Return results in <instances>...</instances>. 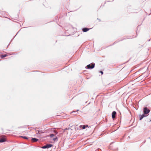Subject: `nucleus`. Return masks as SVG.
<instances>
[{
  "mask_svg": "<svg viewBox=\"0 0 151 151\" xmlns=\"http://www.w3.org/2000/svg\"><path fill=\"white\" fill-rule=\"evenodd\" d=\"M150 110L148 109L147 107H145L143 109L144 114L145 115H147L150 112Z\"/></svg>",
  "mask_w": 151,
  "mask_h": 151,
  "instance_id": "obj_1",
  "label": "nucleus"
},
{
  "mask_svg": "<svg viewBox=\"0 0 151 151\" xmlns=\"http://www.w3.org/2000/svg\"><path fill=\"white\" fill-rule=\"evenodd\" d=\"M95 66V64L94 63H92L91 64L88 65L87 66V68L89 69L93 68Z\"/></svg>",
  "mask_w": 151,
  "mask_h": 151,
  "instance_id": "obj_2",
  "label": "nucleus"
},
{
  "mask_svg": "<svg viewBox=\"0 0 151 151\" xmlns=\"http://www.w3.org/2000/svg\"><path fill=\"white\" fill-rule=\"evenodd\" d=\"M6 141V138L4 137H1L0 138V142H3Z\"/></svg>",
  "mask_w": 151,
  "mask_h": 151,
  "instance_id": "obj_3",
  "label": "nucleus"
},
{
  "mask_svg": "<svg viewBox=\"0 0 151 151\" xmlns=\"http://www.w3.org/2000/svg\"><path fill=\"white\" fill-rule=\"evenodd\" d=\"M116 114V112L115 111H114L112 114V117L113 119H114L115 117V115Z\"/></svg>",
  "mask_w": 151,
  "mask_h": 151,
  "instance_id": "obj_4",
  "label": "nucleus"
},
{
  "mask_svg": "<svg viewBox=\"0 0 151 151\" xmlns=\"http://www.w3.org/2000/svg\"><path fill=\"white\" fill-rule=\"evenodd\" d=\"M144 114L142 115H139V120H141L142 119H143L145 116H146L147 115H145Z\"/></svg>",
  "mask_w": 151,
  "mask_h": 151,
  "instance_id": "obj_5",
  "label": "nucleus"
},
{
  "mask_svg": "<svg viewBox=\"0 0 151 151\" xmlns=\"http://www.w3.org/2000/svg\"><path fill=\"white\" fill-rule=\"evenodd\" d=\"M89 30L88 28H85L83 29L82 30L83 32H86Z\"/></svg>",
  "mask_w": 151,
  "mask_h": 151,
  "instance_id": "obj_6",
  "label": "nucleus"
},
{
  "mask_svg": "<svg viewBox=\"0 0 151 151\" xmlns=\"http://www.w3.org/2000/svg\"><path fill=\"white\" fill-rule=\"evenodd\" d=\"M32 140L33 142H36L38 140V139L35 138H33L32 139Z\"/></svg>",
  "mask_w": 151,
  "mask_h": 151,
  "instance_id": "obj_7",
  "label": "nucleus"
},
{
  "mask_svg": "<svg viewBox=\"0 0 151 151\" xmlns=\"http://www.w3.org/2000/svg\"><path fill=\"white\" fill-rule=\"evenodd\" d=\"M7 56V55H6V54H4V55H1V58H3L4 57H6Z\"/></svg>",
  "mask_w": 151,
  "mask_h": 151,
  "instance_id": "obj_8",
  "label": "nucleus"
},
{
  "mask_svg": "<svg viewBox=\"0 0 151 151\" xmlns=\"http://www.w3.org/2000/svg\"><path fill=\"white\" fill-rule=\"evenodd\" d=\"M47 145V148L51 147L52 146V145L51 144H48V145Z\"/></svg>",
  "mask_w": 151,
  "mask_h": 151,
  "instance_id": "obj_9",
  "label": "nucleus"
},
{
  "mask_svg": "<svg viewBox=\"0 0 151 151\" xmlns=\"http://www.w3.org/2000/svg\"><path fill=\"white\" fill-rule=\"evenodd\" d=\"M80 127H82V129H84L86 128V126H85V125H83V126L81 125L80 126Z\"/></svg>",
  "mask_w": 151,
  "mask_h": 151,
  "instance_id": "obj_10",
  "label": "nucleus"
},
{
  "mask_svg": "<svg viewBox=\"0 0 151 151\" xmlns=\"http://www.w3.org/2000/svg\"><path fill=\"white\" fill-rule=\"evenodd\" d=\"M42 148L43 149H45L46 148H47V145H45V146H44L42 147Z\"/></svg>",
  "mask_w": 151,
  "mask_h": 151,
  "instance_id": "obj_11",
  "label": "nucleus"
},
{
  "mask_svg": "<svg viewBox=\"0 0 151 151\" xmlns=\"http://www.w3.org/2000/svg\"><path fill=\"white\" fill-rule=\"evenodd\" d=\"M55 135L54 134H51L50 135V137H53V136H54Z\"/></svg>",
  "mask_w": 151,
  "mask_h": 151,
  "instance_id": "obj_12",
  "label": "nucleus"
},
{
  "mask_svg": "<svg viewBox=\"0 0 151 151\" xmlns=\"http://www.w3.org/2000/svg\"><path fill=\"white\" fill-rule=\"evenodd\" d=\"M22 137L24 139H28V138H27V137H23V136H22L21 137Z\"/></svg>",
  "mask_w": 151,
  "mask_h": 151,
  "instance_id": "obj_13",
  "label": "nucleus"
},
{
  "mask_svg": "<svg viewBox=\"0 0 151 151\" xmlns=\"http://www.w3.org/2000/svg\"><path fill=\"white\" fill-rule=\"evenodd\" d=\"M54 132L55 133H56V134H57L58 133V132H57V131H56V130H54Z\"/></svg>",
  "mask_w": 151,
  "mask_h": 151,
  "instance_id": "obj_14",
  "label": "nucleus"
},
{
  "mask_svg": "<svg viewBox=\"0 0 151 151\" xmlns=\"http://www.w3.org/2000/svg\"><path fill=\"white\" fill-rule=\"evenodd\" d=\"M85 126H86V127H88V128L89 127H88V125H85Z\"/></svg>",
  "mask_w": 151,
  "mask_h": 151,
  "instance_id": "obj_15",
  "label": "nucleus"
},
{
  "mask_svg": "<svg viewBox=\"0 0 151 151\" xmlns=\"http://www.w3.org/2000/svg\"><path fill=\"white\" fill-rule=\"evenodd\" d=\"M100 73L102 75L103 74V72L102 71H100Z\"/></svg>",
  "mask_w": 151,
  "mask_h": 151,
  "instance_id": "obj_16",
  "label": "nucleus"
},
{
  "mask_svg": "<svg viewBox=\"0 0 151 151\" xmlns=\"http://www.w3.org/2000/svg\"><path fill=\"white\" fill-rule=\"evenodd\" d=\"M57 139V138H53V139L54 141H55L56 140V139Z\"/></svg>",
  "mask_w": 151,
  "mask_h": 151,
  "instance_id": "obj_17",
  "label": "nucleus"
},
{
  "mask_svg": "<svg viewBox=\"0 0 151 151\" xmlns=\"http://www.w3.org/2000/svg\"><path fill=\"white\" fill-rule=\"evenodd\" d=\"M98 19V20H99V22H100V21H101V20H100V19Z\"/></svg>",
  "mask_w": 151,
  "mask_h": 151,
  "instance_id": "obj_18",
  "label": "nucleus"
},
{
  "mask_svg": "<svg viewBox=\"0 0 151 151\" xmlns=\"http://www.w3.org/2000/svg\"><path fill=\"white\" fill-rule=\"evenodd\" d=\"M39 132H40V131H38V133H39Z\"/></svg>",
  "mask_w": 151,
  "mask_h": 151,
  "instance_id": "obj_19",
  "label": "nucleus"
}]
</instances>
